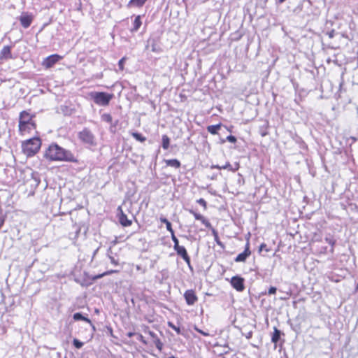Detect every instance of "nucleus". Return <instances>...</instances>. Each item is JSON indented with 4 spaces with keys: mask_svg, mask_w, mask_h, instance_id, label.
<instances>
[{
    "mask_svg": "<svg viewBox=\"0 0 358 358\" xmlns=\"http://www.w3.org/2000/svg\"><path fill=\"white\" fill-rule=\"evenodd\" d=\"M141 24H142V22L141 20V15H137L135 17V20L134 21L133 27L131 29V31H132V32L137 31L139 29Z\"/></svg>",
    "mask_w": 358,
    "mask_h": 358,
    "instance_id": "4468645a",
    "label": "nucleus"
},
{
    "mask_svg": "<svg viewBox=\"0 0 358 358\" xmlns=\"http://www.w3.org/2000/svg\"><path fill=\"white\" fill-rule=\"evenodd\" d=\"M113 272H116V271H108V272H107V273H103V274H102V275H99V278H100V277H101V276H103V275H106V274H108V273H113Z\"/></svg>",
    "mask_w": 358,
    "mask_h": 358,
    "instance_id": "c03bdc74",
    "label": "nucleus"
},
{
    "mask_svg": "<svg viewBox=\"0 0 358 358\" xmlns=\"http://www.w3.org/2000/svg\"><path fill=\"white\" fill-rule=\"evenodd\" d=\"M184 297L186 301V303L189 306L194 305L198 300L195 292L192 289L187 290L184 294Z\"/></svg>",
    "mask_w": 358,
    "mask_h": 358,
    "instance_id": "9d476101",
    "label": "nucleus"
},
{
    "mask_svg": "<svg viewBox=\"0 0 358 358\" xmlns=\"http://www.w3.org/2000/svg\"><path fill=\"white\" fill-rule=\"evenodd\" d=\"M65 358H66V357H65Z\"/></svg>",
    "mask_w": 358,
    "mask_h": 358,
    "instance_id": "864d4df0",
    "label": "nucleus"
},
{
    "mask_svg": "<svg viewBox=\"0 0 358 358\" xmlns=\"http://www.w3.org/2000/svg\"><path fill=\"white\" fill-rule=\"evenodd\" d=\"M120 210L119 222L124 227H128L131 224V220L127 218V216L123 213L120 206L117 208Z\"/></svg>",
    "mask_w": 358,
    "mask_h": 358,
    "instance_id": "9b49d317",
    "label": "nucleus"
},
{
    "mask_svg": "<svg viewBox=\"0 0 358 358\" xmlns=\"http://www.w3.org/2000/svg\"><path fill=\"white\" fill-rule=\"evenodd\" d=\"M155 344L156 348L158 350H162V349L163 348V343L161 342V341L158 338H157L155 340Z\"/></svg>",
    "mask_w": 358,
    "mask_h": 358,
    "instance_id": "2f4dec72",
    "label": "nucleus"
},
{
    "mask_svg": "<svg viewBox=\"0 0 358 358\" xmlns=\"http://www.w3.org/2000/svg\"><path fill=\"white\" fill-rule=\"evenodd\" d=\"M136 269L138 270V271H141V268L140 266H136Z\"/></svg>",
    "mask_w": 358,
    "mask_h": 358,
    "instance_id": "09e8293b",
    "label": "nucleus"
},
{
    "mask_svg": "<svg viewBox=\"0 0 358 358\" xmlns=\"http://www.w3.org/2000/svg\"><path fill=\"white\" fill-rule=\"evenodd\" d=\"M45 157L51 161H76L71 151L66 150L57 144H52L49 146Z\"/></svg>",
    "mask_w": 358,
    "mask_h": 358,
    "instance_id": "f257e3e1",
    "label": "nucleus"
},
{
    "mask_svg": "<svg viewBox=\"0 0 358 358\" xmlns=\"http://www.w3.org/2000/svg\"><path fill=\"white\" fill-rule=\"evenodd\" d=\"M33 20V17L28 13H24V28H27L30 26Z\"/></svg>",
    "mask_w": 358,
    "mask_h": 358,
    "instance_id": "a211bd4d",
    "label": "nucleus"
},
{
    "mask_svg": "<svg viewBox=\"0 0 358 358\" xmlns=\"http://www.w3.org/2000/svg\"><path fill=\"white\" fill-rule=\"evenodd\" d=\"M161 222L164 223L166 227V229L171 233L173 234L174 231L172 229L171 223L166 218H161Z\"/></svg>",
    "mask_w": 358,
    "mask_h": 358,
    "instance_id": "b1692460",
    "label": "nucleus"
},
{
    "mask_svg": "<svg viewBox=\"0 0 358 358\" xmlns=\"http://www.w3.org/2000/svg\"><path fill=\"white\" fill-rule=\"evenodd\" d=\"M133 335H134V333H131V332L128 333V336H129V337H130V338H131Z\"/></svg>",
    "mask_w": 358,
    "mask_h": 358,
    "instance_id": "de8ad7c7",
    "label": "nucleus"
},
{
    "mask_svg": "<svg viewBox=\"0 0 358 358\" xmlns=\"http://www.w3.org/2000/svg\"><path fill=\"white\" fill-rule=\"evenodd\" d=\"M131 135L136 140L140 142H144L146 140L145 137L143 136L141 134L138 132H134L132 133Z\"/></svg>",
    "mask_w": 358,
    "mask_h": 358,
    "instance_id": "393cba45",
    "label": "nucleus"
},
{
    "mask_svg": "<svg viewBox=\"0 0 358 358\" xmlns=\"http://www.w3.org/2000/svg\"><path fill=\"white\" fill-rule=\"evenodd\" d=\"M171 234V239L174 243L173 248H176L180 246L179 241L177 238V237L175 236L174 231H173V234Z\"/></svg>",
    "mask_w": 358,
    "mask_h": 358,
    "instance_id": "cd10ccee",
    "label": "nucleus"
},
{
    "mask_svg": "<svg viewBox=\"0 0 358 358\" xmlns=\"http://www.w3.org/2000/svg\"><path fill=\"white\" fill-rule=\"evenodd\" d=\"M221 124L210 125L207 127V131L211 134H216L217 131L220 129Z\"/></svg>",
    "mask_w": 358,
    "mask_h": 358,
    "instance_id": "6ab92c4d",
    "label": "nucleus"
},
{
    "mask_svg": "<svg viewBox=\"0 0 358 358\" xmlns=\"http://www.w3.org/2000/svg\"><path fill=\"white\" fill-rule=\"evenodd\" d=\"M168 358H177V357H176L174 356H171V357H169Z\"/></svg>",
    "mask_w": 358,
    "mask_h": 358,
    "instance_id": "8fccbe9b",
    "label": "nucleus"
},
{
    "mask_svg": "<svg viewBox=\"0 0 358 358\" xmlns=\"http://www.w3.org/2000/svg\"><path fill=\"white\" fill-rule=\"evenodd\" d=\"M280 337V331L278 330L276 327L274 328V331L272 335L271 341L274 343H277Z\"/></svg>",
    "mask_w": 358,
    "mask_h": 358,
    "instance_id": "aec40b11",
    "label": "nucleus"
},
{
    "mask_svg": "<svg viewBox=\"0 0 358 358\" xmlns=\"http://www.w3.org/2000/svg\"><path fill=\"white\" fill-rule=\"evenodd\" d=\"M250 243L248 241L245 244V250L235 258L236 262H245L247 258L250 255Z\"/></svg>",
    "mask_w": 358,
    "mask_h": 358,
    "instance_id": "1a4fd4ad",
    "label": "nucleus"
},
{
    "mask_svg": "<svg viewBox=\"0 0 358 358\" xmlns=\"http://www.w3.org/2000/svg\"><path fill=\"white\" fill-rule=\"evenodd\" d=\"M41 141L38 137L24 140V154L31 157L37 153L41 148Z\"/></svg>",
    "mask_w": 358,
    "mask_h": 358,
    "instance_id": "f03ea898",
    "label": "nucleus"
},
{
    "mask_svg": "<svg viewBox=\"0 0 358 358\" xmlns=\"http://www.w3.org/2000/svg\"><path fill=\"white\" fill-rule=\"evenodd\" d=\"M62 57L59 55L54 54L45 58L42 62V65L46 69L52 67L57 62H58Z\"/></svg>",
    "mask_w": 358,
    "mask_h": 358,
    "instance_id": "39448f33",
    "label": "nucleus"
},
{
    "mask_svg": "<svg viewBox=\"0 0 358 358\" xmlns=\"http://www.w3.org/2000/svg\"><path fill=\"white\" fill-rule=\"evenodd\" d=\"M148 0H130L127 4V7L136 6L142 7Z\"/></svg>",
    "mask_w": 358,
    "mask_h": 358,
    "instance_id": "2eb2a0df",
    "label": "nucleus"
},
{
    "mask_svg": "<svg viewBox=\"0 0 358 358\" xmlns=\"http://www.w3.org/2000/svg\"><path fill=\"white\" fill-rule=\"evenodd\" d=\"M113 94H108L103 92H91L89 96L94 103L98 106H106L109 104L110 100L113 98Z\"/></svg>",
    "mask_w": 358,
    "mask_h": 358,
    "instance_id": "7ed1b4c3",
    "label": "nucleus"
},
{
    "mask_svg": "<svg viewBox=\"0 0 358 358\" xmlns=\"http://www.w3.org/2000/svg\"><path fill=\"white\" fill-rule=\"evenodd\" d=\"M262 250H265L266 252H268L269 250L267 248V245L265 243H262L259 246V252H262Z\"/></svg>",
    "mask_w": 358,
    "mask_h": 358,
    "instance_id": "c9c22d12",
    "label": "nucleus"
},
{
    "mask_svg": "<svg viewBox=\"0 0 358 358\" xmlns=\"http://www.w3.org/2000/svg\"><path fill=\"white\" fill-rule=\"evenodd\" d=\"M78 138L83 143L89 145H94L96 144L94 135L87 128H85L78 133Z\"/></svg>",
    "mask_w": 358,
    "mask_h": 358,
    "instance_id": "20e7f679",
    "label": "nucleus"
},
{
    "mask_svg": "<svg viewBox=\"0 0 358 358\" xmlns=\"http://www.w3.org/2000/svg\"><path fill=\"white\" fill-rule=\"evenodd\" d=\"M286 0H278L277 1V3L280 4V3H282L284 1H285Z\"/></svg>",
    "mask_w": 358,
    "mask_h": 358,
    "instance_id": "a18cd8bd",
    "label": "nucleus"
},
{
    "mask_svg": "<svg viewBox=\"0 0 358 358\" xmlns=\"http://www.w3.org/2000/svg\"><path fill=\"white\" fill-rule=\"evenodd\" d=\"M325 241L327 243H328L329 245H331L332 247L336 243V240L334 238H333L332 237H326L325 238Z\"/></svg>",
    "mask_w": 358,
    "mask_h": 358,
    "instance_id": "473e14b6",
    "label": "nucleus"
},
{
    "mask_svg": "<svg viewBox=\"0 0 358 358\" xmlns=\"http://www.w3.org/2000/svg\"><path fill=\"white\" fill-rule=\"evenodd\" d=\"M259 134L262 137H264V136H267L268 134V124L265 123L264 125L261 126L259 127Z\"/></svg>",
    "mask_w": 358,
    "mask_h": 358,
    "instance_id": "4be33fe9",
    "label": "nucleus"
},
{
    "mask_svg": "<svg viewBox=\"0 0 358 358\" xmlns=\"http://www.w3.org/2000/svg\"><path fill=\"white\" fill-rule=\"evenodd\" d=\"M221 167H222V166H219V165H213L211 166L212 169H222Z\"/></svg>",
    "mask_w": 358,
    "mask_h": 358,
    "instance_id": "37998d69",
    "label": "nucleus"
},
{
    "mask_svg": "<svg viewBox=\"0 0 358 358\" xmlns=\"http://www.w3.org/2000/svg\"><path fill=\"white\" fill-rule=\"evenodd\" d=\"M168 326L169 327H171L172 329H173L174 331H176V332L178 334H182V331L180 329V327H176L175 324H173L172 322H168Z\"/></svg>",
    "mask_w": 358,
    "mask_h": 358,
    "instance_id": "bb28decb",
    "label": "nucleus"
},
{
    "mask_svg": "<svg viewBox=\"0 0 358 358\" xmlns=\"http://www.w3.org/2000/svg\"><path fill=\"white\" fill-rule=\"evenodd\" d=\"M19 131L22 132V111L19 113Z\"/></svg>",
    "mask_w": 358,
    "mask_h": 358,
    "instance_id": "c756f323",
    "label": "nucleus"
},
{
    "mask_svg": "<svg viewBox=\"0 0 358 358\" xmlns=\"http://www.w3.org/2000/svg\"><path fill=\"white\" fill-rule=\"evenodd\" d=\"M170 138L167 135L162 136V148L164 150H167L169 147Z\"/></svg>",
    "mask_w": 358,
    "mask_h": 358,
    "instance_id": "412c9836",
    "label": "nucleus"
},
{
    "mask_svg": "<svg viewBox=\"0 0 358 358\" xmlns=\"http://www.w3.org/2000/svg\"><path fill=\"white\" fill-rule=\"evenodd\" d=\"M101 119L103 121H105L108 123H111L112 122V116L110 114L105 113L101 115Z\"/></svg>",
    "mask_w": 358,
    "mask_h": 358,
    "instance_id": "a878e982",
    "label": "nucleus"
},
{
    "mask_svg": "<svg viewBox=\"0 0 358 358\" xmlns=\"http://www.w3.org/2000/svg\"><path fill=\"white\" fill-rule=\"evenodd\" d=\"M174 250H176L177 255L180 256L184 259V261L188 265V267L191 270H192V267L191 262H190V257H189L185 248L180 245L178 247L174 248Z\"/></svg>",
    "mask_w": 358,
    "mask_h": 358,
    "instance_id": "0eeeda50",
    "label": "nucleus"
},
{
    "mask_svg": "<svg viewBox=\"0 0 358 358\" xmlns=\"http://www.w3.org/2000/svg\"><path fill=\"white\" fill-rule=\"evenodd\" d=\"M226 139L227 141L232 143H234L236 142V138L232 135L228 136Z\"/></svg>",
    "mask_w": 358,
    "mask_h": 358,
    "instance_id": "72a5a7b5",
    "label": "nucleus"
},
{
    "mask_svg": "<svg viewBox=\"0 0 358 358\" xmlns=\"http://www.w3.org/2000/svg\"><path fill=\"white\" fill-rule=\"evenodd\" d=\"M331 252H334V249H333V248H331Z\"/></svg>",
    "mask_w": 358,
    "mask_h": 358,
    "instance_id": "603ef678",
    "label": "nucleus"
},
{
    "mask_svg": "<svg viewBox=\"0 0 358 358\" xmlns=\"http://www.w3.org/2000/svg\"><path fill=\"white\" fill-rule=\"evenodd\" d=\"M73 318L75 321L83 320V321H85V322L89 323L90 324V326L92 327L93 330L94 331L95 330V327L92 324V321L87 317L83 316L82 315V313H74L73 315Z\"/></svg>",
    "mask_w": 358,
    "mask_h": 358,
    "instance_id": "ddd939ff",
    "label": "nucleus"
},
{
    "mask_svg": "<svg viewBox=\"0 0 358 358\" xmlns=\"http://www.w3.org/2000/svg\"><path fill=\"white\" fill-rule=\"evenodd\" d=\"M110 261H111V263L115 264V265H117V262L115 259L114 257H110Z\"/></svg>",
    "mask_w": 358,
    "mask_h": 358,
    "instance_id": "ea45409f",
    "label": "nucleus"
},
{
    "mask_svg": "<svg viewBox=\"0 0 358 358\" xmlns=\"http://www.w3.org/2000/svg\"><path fill=\"white\" fill-rule=\"evenodd\" d=\"M124 61H125V58L123 57L121 59H120V61L118 62V66H119L120 70H121V71L123 70V69H124Z\"/></svg>",
    "mask_w": 358,
    "mask_h": 358,
    "instance_id": "f704fd0d",
    "label": "nucleus"
},
{
    "mask_svg": "<svg viewBox=\"0 0 358 358\" xmlns=\"http://www.w3.org/2000/svg\"><path fill=\"white\" fill-rule=\"evenodd\" d=\"M19 20L20 21V22L22 24V15H21L20 16H19Z\"/></svg>",
    "mask_w": 358,
    "mask_h": 358,
    "instance_id": "49530a36",
    "label": "nucleus"
},
{
    "mask_svg": "<svg viewBox=\"0 0 358 358\" xmlns=\"http://www.w3.org/2000/svg\"><path fill=\"white\" fill-rule=\"evenodd\" d=\"M10 54V50L8 46H4L1 50V55L2 57L7 58Z\"/></svg>",
    "mask_w": 358,
    "mask_h": 358,
    "instance_id": "5701e85b",
    "label": "nucleus"
},
{
    "mask_svg": "<svg viewBox=\"0 0 358 358\" xmlns=\"http://www.w3.org/2000/svg\"><path fill=\"white\" fill-rule=\"evenodd\" d=\"M35 129V123L31 120V118L29 117V114L24 110V134L26 131L30 133L31 131Z\"/></svg>",
    "mask_w": 358,
    "mask_h": 358,
    "instance_id": "423d86ee",
    "label": "nucleus"
},
{
    "mask_svg": "<svg viewBox=\"0 0 358 358\" xmlns=\"http://www.w3.org/2000/svg\"><path fill=\"white\" fill-rule=\"evenodd\" d=\"M165 163L167 166L174 167L176 169L180 168L181 165L180 161L176 159H166Z\"/></svg>",
    "mask_w": 358,
    "mask_h": 358,
    "instance_id": "dca6fc26",
    "label": "nucleus"
},
{
    "mask_svg": "<svg viewBox=\"0 0 358 358\" xmlns=\"http://www.w3.org/2000/svg\"><path fill=\"white\" fill-rule=\"evenodd\" d=\"M244 336L246 337V338L250 339L252 336V331H249L247 334H244Z\"/></svg>",
    "mask_w": 358,
    "mask_h": 358,
    "instance_id": "58836bf2",
    "label": "nucleus"
},
{
    "mask_svg": "<svg viewBox=\"0 0 358 358\" xmlns=\"http://www.w3.org/2000/svg\"><path fill=\"white\" fill-rule=\"evenodd\" d=\"M73 345L78 348V349H80L83 347V343L80 341L78 339H74L73 341Z\"/></svg>",
    "mask_w": 358,
    "mask_h": 358,
    "instance_id": "7c9ffc66",
    "label": "nucleus"
},
{
    "mask_svg": "<svg viewBox=\"0 0 358 358\" xmlns=\"http://www.w3.org/2000/svg\"><path fill=\"white\" fill-rule=\"evenodd\" d=\"M276 290H277L276 287H271L268 289V295L274 294H275Z\"/></svg>",
    "mask_w": 358,
    "mask_h": 358,
    "instance_id": "e433bc0d",
    "label": "nucleus"
},
{
    "mask_svg": "<svg viewBox=\"0 0 358 358\" xmlns=\"http://www.w3.org/2000/svg\"><path fill=\"white\" fill-rule=\"evenodd\" d=\"M197 203L203 206L205 208H206V201L203 199H199L197 200Z\"/></svg>",
    "mask_w": 358,
    "mask_h": 358,
    "instance_id": "4c0bfd02",
    "label": "nucleus"
},
{
    "mask_svg": "<svg viewBox=\"0 0 358 358\" xmlns=\"http://www.w3.org/2000/svg\"><path fill=\"white\" fill-rule=\"evenodd\" d=\"M189 212L194 216L196 220H200L205 225L206 227L211 228V224L202 215L197 213L192 210H190Z\"/></svg>",
    "mask_w": 358,
    "mask_h": 358,
    "instance_id": "f8f14e48",
    "label": "nucleus"
},
{
    "mask_svg": "<svg viewBox=\"0 0 358 358\" xmlns=\"http://www.w3.org/2000/svg\"><path fill=\"white\" fill-rule=\"evenodd\" d=\"M232 287L238 292H242L245 289L244 280L239 276H234L231 280Z\"/></svg>",
    "mask_w": 358,
    "mask_h": 358,
    "instance_id": "6e6552de",
    "label": "nucleus"
},
{
    "mask_svg": "<svg viewBox=\"0 0 358 358\" xmlns=\"http://www.w3.org/2000/svg\"><path fill=\"white\" fill-rule=\"evenodd\" d=\"M150 335H151L152 336H154L155 334H153V333H150Z\"/></svg>",
    "mask_w": 358,
    "mask_h": 358,
    "instance_id": "3c124183",
    "label": "nucleus"
},
{
    "mask_svg": "<svg viewBox=\"0 0 358 358\" xmlns=\"http://www.w3.org/2000/svg\"><path fill=\"white\" fill-rule=\"evenodd\" d=\"M221 169L235 171L238 169V167L236 169H233L231 164L229 162H227L224 165L222 166Z\"/></svg>",
    "mask_w": 358,
    "mask_h": 358,
    "instance_id": "c85d7f7f",
    "label": "nucleus"
},
{
    "mask_svg": "<svg viewBox=\"0 0 358 358\" xmlns=\"http://www.w3.org/2000/svg\"><path fill=\"white\" fill-rule=\"evenodd\" d=\"M334 30H332L328 33L329 38H332L334 36Z\"/></svg>",
    "mask_w": 358,
    "mask_h": 358,
    "instance_id": "79ce46f5",
    "label": "nucleus"
},
{
    "mask_svg": "<svg viewBox=\"0 0 358 358\" xmlns=\"http://www.w3.org/2000/svg\"><path fill=\"white\" fill-rule=\"evenodd\" d=\"M196 330L198 332H199L200 334H201L202 335H203V336H208V335H209L208 333H206V332H204V331H201V330H200V329H196Z\"/></svg>",
    "mask_w": 358,
    "mask_h": 358,
    "instance_id": "a19ab883",
    "label": "nucleus"
},
{
    "mask_svg": "<svg viewBox=\"0 0 358 358\" xmlns=\"http://www.w3.org/2000/svg\"><path fill=\"white\" fill-rule=\"evenodd\" d=\"M210 229L212 231V234H213V235L214 236V240L216 242V243L219 246H220L222 248H224V245L223 243L220 241L217 231L214 228H213L212 227Z\"/></svg>",
    "mask_w": 358,
    "mask_h": 358,
    "instance_id": "f3484780",
    "label": "nucleus"
}]
</instances>
